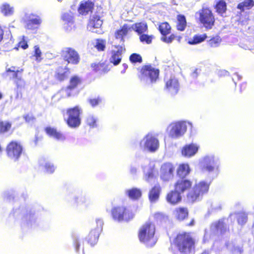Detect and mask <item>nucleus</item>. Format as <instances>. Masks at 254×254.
I'll return each mask as SVG.
<instances>
[{"label": "nucleus", "instance_id": "53", "mask_svg": "<svg viewBox=\"0 0 254 254\" xmlns=\"http://www.w3.org/2000/svg\"><path fill=\"white\" fill-rule=\"evenodd\" d=\"M96 225H97L96 227L95 228L93 229V230L97 231L96 235H98V234L101 233L102 231L103 225L104 222L102 219L97 218L96 219Z\"/></svg>", "mask_w": 254, "mask_h": 254}, {"label": "nucleus", "instance_id": "32", "mask_svg": "<svg viewBox=\"0 0 254 254\" xmlns=\"http://www.w3.org/2000/svg\"><path fill=\"white\" fill-rule=\"evenodd\" d=\"M0 11L3 15L9 16L13 14L14 8L9 3L4 2L0 6Z\"/></svg>", "mask_w": 254, "mask_h": 254}, {"label": "nucleus", "instance_id": "31", "mask_svg": "<svg viewBox=\"0 0 254 254\" xmlns=\"http://www.w3.org/2000/svg\"><path fill=\"white\" fill-rule=\"evenodd\" d=\"M131 29L130 25L125 24L122 28L117 31L115 36L117 39H120L121 42L124 43V36H126L129 30Z\"/></svg>", "mask_w": 254, "mask_h": 254}, {"label": "nucleus", "instance_id": "63", "mask_svg": "<svg viewBox=\"0 0 254 254\" xmlns=\"http://www.w3.org/2000/svg\"><path fill=\"white\" fill-rule=\"evenodd\" d=\"M91 66L95 70L98 71L100 69V67L101 66V64H91Z\"/></svg>", "mask_w": 254, "mask_h": 254}, {"label": "nucleus", "instance_id": "62", "mask_svg": "<svg viewBox=\"0 0 254 254\" xmlns=\"http://www.w3.org/2000/svg\"><path fill=\"white\" fill-rule=\"evenodd\" d=\"M219 76H227L229 74V72L225 70H221L218 71Z\"/></svg>", "mask_w": 254, "mask_h": 254}, {"label": "nucleus", "instance_id": "56", "mask_svg": "<svg viewBox=\"0 0 254 254\" xmlns=\"http://www.w3.org/2000/svg\"><path fill=\"white\" fill-rule=\"evenodd\" d=\"M129 60L132 63H140L142 61V58L139 55L133 54L129 57Z\"/></svg>", "mask_w": 254, "mask_h": 254}, {"label": "nucleus", "instance_id": "52", "mask_svg": "<svg viewBox=\"0 0 254 254\" xmlns=\"http://www.w3.org/2000/svg\"><path fill=\"white\" fill-rule=\"evenodd\" d=\"M12 78L14 79V82L16 83L18 88L22 87L24 85V81L22 78V75L21 72L18 74V76Z\"/></svg>", "mask_w": 254, "mask_h": 254}, {"label": "nucleus", "instance_id": "9", "mask_svg": "<svg viewBox=\"0 0 254 254\" xmlns=\"http://www.w3.org/2000/svg\"><path fill=\"white\" fill-rule=\"evenodd\" d=\"M139 145L142 150L154 152L159 148V142L155 135L151 133H148L140 141Z\"/></svg>", "mask_w": 254, "mask_h": 254}, {"label": "nucleus", "instance_id": "2", "mask_svg": "<svg viewBox=\"0 0 254 254\" xmlns=\"http://www.w3.org/2000/svg\"><path fill=\"white\" fill-rule=\"evenodd\" d=\"M155 231L154 225L149 222H146L140 229L138 234L140 241L148 247L154 246L157 242L154 237Z\"/></svg>", "mask_w": 254, "mask_h": 254}, {"label": "nucleus", "instance_id": "13", "mask_svg": "<svg viewBox=\"0 0 254 254\" xmlns=\"http://www.w3.org/2000/svg\"><path fill=\"white\" fill-rule=\"evenodd\" d=\"M68 197V199H70V202L74 205L87 207L91 204L90 198L82 192L77 194L74 191Z\"/></svg>", "mask_w": 254, "mask_h": 254}, {"label": "nucleus", "instance_id": "22", "mask_svg": "<svg viewBox=\"0 0 254 254\" xmlns=\"http://www.w3.org/2000/svg\"><path fill=\"white\" fill-rule=\"evenodd\" d=\"M103 23V20L100 19V17L97 15H93L89 22L87 25V29L92 32L97 33V30H95V29L99 28Z\"/></svg>", "mask_w": 254, "mask_h": 254}, {"label": "nucleus", "instance_id": "25", "mask_svg": "<svg viewBox=\"0 0 254 254\" xmlns=\"http://www.w3.org/2000/svg\"><path fill=\"white\" fill-rule=\"evenodd\" d=\"M166 88L172 95L176 94L179 89V84L178 80L174 77H171L166 82Z\"/></svg>", "mask_w": 254, "mask_h": 254}, {"label": "nucleus", "instance_id": "33", "mask_svg": "<svg viewBox=\"0 0 254 254\" xmlns=\"http://www.w3.org/2000/svg\"><path fill=\"white\" fill-rule=\"evenodd\" d=\"M130 27L140 35L146 32L148 29L147 24L145 22L136 23L132 24Z\"/></svg>", "mask_w": 254, "mask_h": 254}, {"label": "nucleus", "instance_id": "14", "mask_svg": "<svg viewBox=\"0 0 254 254\" xmlns=\"http://www.w3.org/2000/svg\"><path fill=\"white\" fill-rule=\"evenodd\" d=\"M22 146L19 142L12 141L6 147L7 156L14 161L18 160L22 152Z\"/></svg>", "mask_w": 254, "mask_h": 254}, {"label": "nucleus", "instance_id": "4", "mask_svg": "<svg viewBox=\"0 0 254 254\" xmlns=\"http://www.w3.org/2000/svg\"><path fill=\"white\" fill-rule=\"evenodd\" d=\"M210 183L201 181L196 183L192 189L188 194V199L191 202L199 201L203 195L207 193L209 188Z\"/></svg>", "mask_w": 254, "mask_h": 254}, {"label": "nucleus", "instance_id": "29", "mask_svg": "<svg viewBox=\"0 0 254 254\" xmlns=\"http://www.w3.org/2000/svg\"><path fill=\"white\" fill-rule=\"evenodd\" d=\"M62 19L64 22V28L67 31H70L73 25V18L71 13H65L62 16Z\"/></svg>", "mask_w": 254, "mask_h": 254}, {"label": "nucleus", "instance_id": "60", "mask_svg": "<svg viewBox=\"0 0 254 254\" xmlns=\"http://www.w3.org/2000/svg\"><path fill=\"white\" fill-rule=\"evenodd\" d=\"M18 46L23 49H26L28 47L27 41L25 40L24 38L20 41L18 43Z\"/></svg>", "mask_w": 254, "mask_h": 254}, {"label": "nucleus", "instance_id": "19", "mask_svg": "<svg viewBox=\"0 0 254 254\" xmlns=\"http://www.w3.org/2000/svg\"><path fill=\"white\" fill-rule=\"evenodd\" d=\"M125 51L123 45L113 46L111 52L110 61L114 65L119 64L122 60V55Z\"/></svg>", "mask_w": 254, "mask_h": 254}, {"label": "nucleus", "instance_id": "39", "mask_svg": "<svg viewBox=\"0 0 254 254\" xmlns=\"http://www.w3.org/2000/svg\"><path fill=\"white\" fill-rule=\"evenodd\" d=\"M175 215L179 220H184L188 215V211L187 208L180 207L176 209Z\"/></svg>", "mask_w": 254, "mask_h": 254}, {"label": "nucleus", "instance_id": "47", "mask_svg": "<svg viewBox=\"0 0 254 254\" xmlns=\"http://www.w3.org/2000/svg\"><path fill=\"white\" fill-rule=\"evenodd\" d=\"M221 42V38L217 36L213 37L208 41V45L211 47H217L219 46Z\"/></svg>", "mask_w": 254, "mask_h": 254}, {"label": "nucleus", "instance_id": "35", "mask_svg": "<svg viewBox=\"0 0 254 254\" xmlns=\"http://www.w3.org/2000/svg\"><path fill=\"white\" fill-rule=\"evenodd\" d=\"M125 192L126 194L132 199H137L141 196V191L137 188L127 190Z\"/></svg>", "mask_w": 254, "mask_h": 254}, {"label": "nucleus", "instance_id": "18", "mask_svg": "<svg viewBox=\"0 0 254 254\" xmlns=\"http://www.w3.org/2000/svg\"><path fill=\"white\" fill-rule=\"evenodd\" d=\"M226 221V219H222L212 223L210 227L211 235H218L226 232L228 227Z\"/></svg>", "mask_w": 254, "mask_h": 254}, {"label": "nucleus", "instance_id": "10", "mask_svg": "<svg viewBox=\"0 0 254 254\" xmlns=\"http://www.w3.org/2000/svg\"><path fill=\"white\" fill-rule=\"evenodd\" d=\"M200 22L206 29L212 28L215 22V18L212 11L207 8H202L197 13Z\"/></svg>", "mask_w": 254, "mask_h": 254}, {"label": "nucleus", "instance_id": "57", "mask_svg": "<svg viewBox=\"0 0 254 254\" xmlns=\"http://www.w3.org/2000/svg\"><path fill=\"white\" fill-rule=\"evenodd\" d=\"M73 245L75 252L78 253L81 245V240L78 238H74L73 239Z\"/></svg>", "mask_w": 254, "mask_h": 254}, {"label": "nucleus", "instance_id": "26", "mask_svg": "<svg viewBox=\"0 0 254 254\" xmlns=\"http://www.w3.org/2000/svg\"><path fill=\"white\" fill-rule=\"evenodd\" d=\"M45 131L49 136L57 140L64 141L65 139V136L54 127H47L45 128Z\"/></svg>", "mask_w": 254, "mask_h": 254}, {"label": "nucleus", "instance_id": "49", "mask_svg": "<svg viewBox=\"0 0 254 254\" xmlns=\"http://www.w3.org/2000/svg\"><path fill=\"white\" fill-rule=\"evenodd\" d=\"M11 127L10 123L7 122H0V133H5L9 130Z\"/></svg>", "mask_w": 254, "mask_h": 254}, {"label": "nucleus", "instance_id": "16", "mask_svg": "<svg viewBox=\"0 0 254 254\" xmlns=\"http://www.w3.org/2000/svg\"><path fill=\"white\" fill-rule=\"evenodd\" d=\"M175 167L171 163H165L160 168V177L163 181H169L174 177Z\"/></svg>", "mask_w": 254, "mask_h": 254}, {"label": "nucleus", "instance_id": "46", "mask_svg": "<svg viewBox=\"0 0 254 254\" xmlns=\"http://www.w3.org/2000/svg\"><path fill=\"white\" fill-rule=\"evenodd\" d=\"M33 53V56L35 57V61L38 63L40 62L43 59L42 57V54L38 46H35L34 47Z\"/></svg>", "mask_w": 254, "mask_h": 254}, {"label": "nucleus", "instance_id": "8", "mask_svg": "<svg viewBox=\"0 0 254 254\" xmlns=\"http://www.w3.org/2000/svg\"><path fill=\"white\" fill-rule=\"evenodd\" d=\"M146 165L142 166L143 179L147 183L152 184L157 181L158 176V172L155 168V164L149 159H145Z\"/></svg>", "mask_w": 254, "mask_h": 254}, {"label": "nucleus", "instance_id": "41", "mask_svg": "<svg viewBox=\"0 0 254 254\" xmlns=\"http://www.w3.org/2000/svg\"><path fill=\"white\" fill-rule=\"evenodd\" d=\"M44 160H41L40 161V164L43 166L46 170V171L48 173H53L55 170L56 167L54 164L50 161H46L44 163Z\"/></svg>", "mask_w": 254, "mask_h": 254}, {"label": "nucleus", "instance_id": "36", "mask_svg": "<svg viewBox=\"0 0 254 254\" xmlns=\"http://www.w3.org/2000/svg\"><path fill=\"white\" fill-rule=\"evenodd\" d=\"M96 234L97 231L92 229L87 237V241L88 243L92 246L96 244L98 241V238L100 233H98V235Z\"/></svg>", "mask_w": 254, "mask_h": 254}, {"label": "nucleus", "instance_id": "5", "mask_svg": "<svg viewBox=\"0 0 254 254\" xmlns=\"http://www.w3.org/2000/svg\"><path fill=\"white\" fill-rule=\"evenodd\" d=\"M139 78L141 82L146 85H150L156 82L158 78L159 71L151 65L144 66L140 71Z\"/></svg>", "mask_w": 254, "mask_h": 254}, {"label": "nucleus", "instance_id": "51", "mask_svg": "<svg viewBox=\"0 0 254 254\" xmlns=\"http://www.w3.org/2000/svg\"><path fill=\"white\" fill-rule=\"evenodd\" d=\"M238 223L242 225L245 224L247 221V215L245 213H240L236 215Z\"/></svg>", "mask_w": 254, "mask_h": 254}, {"label": "nucleus", "instance_id": "21", "mask_svg": "<svg viewBox=\"0 0 254 254\" xmlns=\"http://www.w3.org/2000/svg\"><path fill=\"white\" fill-rule=\"evenodd\" d=\"M94 3L89 0H84L81 1L78 8V12L81 15H86L92 12L94 8Z\"/></svg>", "mask_w": 254, "mask_h": 254}, {"label": "nucleus", "instance_id": "45", "mask_svg": "<svg viewBox=\"0 0 254 254\" xmlns=\"http://www.w3.org/2000/svg\"><path fill=\"white\" fill-rule=\"evenodd\" d=\"M186 26V21L185 17L183 15L180 16L178 18L177 24V29L180 31H183Z\"/></svg>", "mask_w": 254, "mask_h": 254}, {"label": "nucleus", "instance_id": "59", "mask_svg": "<svg viewBox=\"0 0 254 254\" xmlns=\"http://www.w3.org/2000/svg\"><path fill=\"white\" fill-rule=\"evenodd\" d=\"M7 72H12L11 76L12 77H17L18 76V74L20 73L21 72H20L19 70H15V67H12L11 68H8L7 70Z\"/></svg>", "mask_w": 254, "mask_h": 254}, {"label": "nucleus", "instance_id": "20", "mask_svg": "<svg viewBox=\"0 0 254 254\" xmlns=\"http://www.w3.org/2000/svg\"><path fill=\"white\" fill-rule=\"evenodd\" d=\"M81 83V79L77 76H72L70 80V84L65 90L67 96H70L77 94L74 89L77 86Z\"/></svg>", "mask_w": 254, "mask_h": 254}, {"label": "nucleus", "instance_id": "27", "mask_svg": "<svg viewBox=\"0 0 254 254\" xmlns=\"http://www.w3.org/2000/svg\"><path fill=\"white\" fill-rule=\"evenodd\" d=\"M161 189L159 185L154 186L149 192V199L151 203L156 202L159 199Z\"/></svg>", "mask_w": 254, "mask_h": 254}, {"label": "nucleus", "instance_id": "28", "mask_svg": "<svg viewBox=\"0 0 254 254\" xmlns=\"http://www.w3.org/2000/svg\"><path fill=\"white\" fill-rule=\"evenodd\" d=\"M166 199L168 202L172 204H176L181 200L182 197L180 193L175 190L174 191H171L167 194Z\"/></svg>", "mask_w": 254, "mask_h": 254}, {"label": "nucleus", "instance_id": "37", "mask_svg": "<svg viewBox=\"0 0 254 254\" xmlns=\"http://www.w3.org/2000/svg\"><path fill=\"white\" fill-rule=\"evenodd\" d=\"M69 74V69L66 67H59L56 71V77L60 80H64Z\"/></svg>", "mask_w": 254, "mask_h": 254}, {"label": "nucleus", "instance_id": "6", "mask_svg": "<svg viewBox=\"0 0 254 254\" xmlns=\"http://www.w3.org/2000/svg\"><path fill=\"white\" fill-rule=\"evenodd\" d=\"M187 124L185 121L173 122L170 124L167 128V132L170 137L173 139H178L183 136L187 131Z\"/></svg>", "mask_w": 254, "mask_h": 254}, {"label": "nucleus", "instance_id": "40", "mask_svg": "<svg viewBox=\"0 0 254 254\" xmlns=\"http://www.w3.org/2000/svg\"><path fill=\"white\" fill-rule=\"evenodd\" d=\"M215 8L217 12L220 14L221 16H223V14L225 13L226 10V3L223 0H220L217 2Z\"/></svg>", "mask_w": 254, "mask_h": 254}, {"label": "nucleus", "instance_id": "11", "mask_svg": "<svg viewBox=\"0 0 254 254\" xmlns=\"http://www.w3.org/2000/svg\"><path fill=\"white\" fill-rule=\"evenodd\" d=\"M21 21L26 29L35 30L42 23L40 17L32 13L24 11L21 17Z\"/></svg>", "mask_w": 254, "mask_h": 254}, {"label": "nucleus", "instance_id": "34", "mask_svg": "<svg viewBox=\"0 0 254 254\" xmlns=\"http://www.w3.org/2000/svg\"><path fill=\"white\" fill-rule=\"evenodd\" d=\"M190 171L189 165L188 164H182L180 165L177 169V174L179 177L184 178L190 174Z\"/></svg>", "mask_w": 254, "mask_h": 254}, {"label": "nucleus", "instance_id": "38", "mask_svg": "<svg viewBox=\"0 0 254 254\" xmlns=\"http://www.w3.org/2000/svg\"><path fill=\"white\" fill-rule=\"evenodd\" d=\"M254 6V0H245L239 3L237 6V8L244 11L245 9H250Z\"/></svg>", "mask_w": 254, "mask_h": 254}, {"label": "nucleus", "instance_id": "44", "mask_svg": "<svg viewBox=\"0 0 254 254\" xmlns=\"http://www.w3.org/2000/svg\"><path fill=\"white\" fill-rule=\"evenodd\" d=\"M227 248L231 251L234 254H241L243 250L240 246H235L233 243H228L226 245Z\"/></svg>", "mask_w": 254, "mask_h": 254}, {"label": "nucleus", "instance_id": "1", "mask_svg": "<svg viewBox=\"0 0 254 254\" xmlns=\"http://www.w3.org/2000/svg\"><path fill=\"white\" fill-rule=\"evenodd\" d=\"M199 166L202 171L213 174L216 177L220 172V161L217 156L209 154L201 159Z\"/></svg>", "mask_w": 254, "mask_h": 254}, {"label": "nucleus", "instance_id": "12", "mask_svg": "<svg viewBox=\"0 0 254 254\" xmlns=\"http://www.w3.org/2000/svg\"><path fill=\"white\" fill-rule=\"evenodd\" d=\"M80 113V109L78 106L67 110L66 115L67 118L66 121L69 127L75 128L79 126L81 124Z\"/></svg>", "mask_w": 254, "mask_h": 254}, {"label": "nucleus", "instance_id": "23", "mask_svg": "<svg viewBox=\"0 0 254 254\" xmlns=\"http://www.w3.org/2000/svg\"><path fill=\"white\" fill-rule=\"evenodd\" d=\"M199 146L196 144L191 143L185 146L182 150L183 156L191 157L194 155L198 151Z\"/></svg>", "mask_w": 254, "mask_h": 254}, {"label": "nucleus", "instance_id": "30", "mask_svg": "<svg viewBox=\"0 0 254 254\" xmlns=\"http://www.w3.org/2000/svg\"><path fill=\"white\" fill-rule=\"evenodd\" d=\"M131 29L130 25L125 24L122 28L117 31L115 36L117 39H120L121 42L124 43V36H126L129 30Z\"/></svg>", "mask_w": 254, "mask_h": 254}, {"label": "nucleus", "instance_id": "58", "mask_svg": "<svg viewBox=\"0 0 254 254\" xmlns=\"http://www.w3.org/2000/svg\"><path fill=\"white\" fill-rule=\"evenodd\" d=\"M175 36L174 35H171L169 37H167L166 36V35H163V36L161 38V40L166 43H170L172 42Z\"/></svg>", "mask_w": 254, "mask_h": 254}, {"label": "nucleus", "instance_id": "61", "mask_svg": "<svg viewBox=\"0 0 254 254\" xmlns=\"http://www.w3.org/2000/svg\"><path fill=\"white\" fill-rule=\"evenodd\" d=\"M100 101L99 99H90L89 102L92 107H94L99 104Z\"/></svg>", "mask_w": 254, "mask_h": 254}, {"label": "nucleus", "instance_id": "24", "mask_svg": "<svg viewBox=\"0 0 254 254\" xmlns=\"http://www.w3.org/2000/svg\"><path fill=\"white\" fill-rule=\"evenodd\" d=\"M191 182L187 179H181L177 181L175 185L176 190L179 193L183 192L191 186Z\"/></svg>", "mask_w": 254, "mask_h": 254}, {"label": "nucleus", "instance_id": "43", "mask_svg": "<svg viewBox=\"0 0 254 254\" xmlns=\"http://www.w3.org/2000/svg\"><path fill=\"white\" fill-rule=\"evenodd\" d=\"M207 36L205 34L202 35H197L193 37L191 41H189V44L191 45H194L200 43L205 40Z\"/></svg>", "mask_w": 254, "mask_h": 254}, {"label": "nucleus", "instance_id": "54", "mask_svg": "<svg viewBox=\"0 0 254 254\" xmlns=\"http://www.w3.org/2000/svg\"><path fill=\"white\" fill-rule=\"evenodd\" d=\"M139 39L142 43H145L147 44H149L152 42V36L143 34L140 35Z\"/></svg>", "mask_w": 254, "mask_h": 254}, {"label": "nucleus", "instance_id": "7", "mask_svg": "<svg viewBox=\"0 0 254 254\" xmlns=\"http://www.w3.org/2000/svg\"><path fill=\"white\" fill-rule=\"evenodd\" d=\"M112 216L115 221L118 222L128 221L134 217V214L128 208L124 206H117L112 208Z\"/></svg>", "mask_w": 254, "mask_h": 254}, {"label": "nucleus", "instance_id": "15", "mask_svg": "<svg viewBox=\"0 0 254 254\" xmlns=\"http://www.w3.org/2000/svg\"><path fill=\"white\" fill-rule=\"evenodd\" d=\"M62 56L63 59L72 64H77L79 62V56L77 52L73 49L65 47L62 51Z\"/></svg>", "mask_w": 254, "mask_h": 254}, {"label": "nucleus", "instance_id": "42", "mask_svg": "<svg viewBox=\"0 0 254 254\" xmlns=\"http://www.w3.org/2000/svg\"><path fill=\"white\" fill-rule=\"evenodd\" d=\"M159 30L163 35H166L170 32L171 27L168 23L164 22L159 25Z\"/></svg>", "mask_w": 254, "mask_h": 254}, {"label": "nucleus", "instance_id": "17", "mask_svg": "<svg viewBox=\"0 0 254 254\" xmlns=\"http://www.w3.org/2000/svg\"><path fill=\"white\" fill-rule=\"evenodd\" d=\"M14 217L17 219H22L23 221H26L28 224L32 225L33 223L35 222L36 217L34 213L25 209H16L13 214Z\"/></svg>", "mask_w": 254, "mask_h": 254}, {"label": "nucleus", "instance_id": "55", "mask_svg": "<svg viewBox=\"0 0 254 254\" xmlns=\"http://www.w3.org/2000/svg\"><path fill=\"white\" fill-rule=\"evenodd\" d=\"M221 204L217 201H213L211 204V208L210 211L212 212H215L221 209Z\"/></svg>", "mask_w": 254, "mask_h": 254}, {"label": "nucleus", "instance_id": "64", "mask_svg": "<svg viewBox=\"0 0 254 254\" xmlns=\"http://www.w3.org/2000/svg\"><path fill=\"white\" fill-rule=\"evenodd\" d=\"M136 172H137V168L135 167L131 166L130 168V173L132 175H135L136 174Z\"/></svg>", "mask_w": 254, "mask_h": 254}, {"label": "nucleus", "instance_id": "3", "mask_svg": "<svg viewBox=\"0 0 254 254\" xmlns=\"http://www.w3.org/2000/svg\"><path fill=\"white\" fill-rule=\"evenodd\" d=\"M178 250L185 254L192 253L194 249V242L189 233L178 234L174 242Z\"/></svg>", "mask_w": 254, "mask_h": 254}, {"label": "nucleus", "instance_id": "48", "mask_svg": "<svg viewBox=\"0 0 254 254\" xmlns=\"http://www.w3.org/2000/svg\"><path fill=\"white\" fill-rule=\"evenodd\" d=\"M106 42L104 40L97 39L95 41L94 47L99 51L105 50Z\"/></svg>", "mask_w": 254, "mask_h": 254}, {"label": "nucleus", "instance_id": "50", "mask_svg": "<svg viewBox=\"0 0 254 254\" xmlns=\"http://www.w3.org/2000/svg\"><path fill=\"white\" fill-rule=\"evenodd\" d=\"M97 118L93 115H89L86 119V123L91 127H97Z\"/></svg>", "mask_w": 254, "mask_h": 254}]
</instances>
